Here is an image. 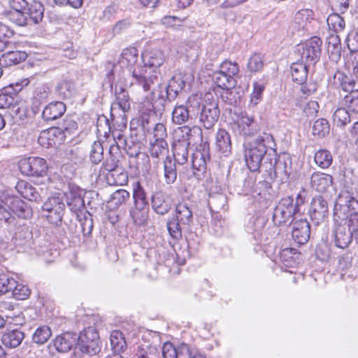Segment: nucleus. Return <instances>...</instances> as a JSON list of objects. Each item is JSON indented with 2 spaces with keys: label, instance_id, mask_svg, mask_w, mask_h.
Masks as SVG:
<instances>
[{
  "label": "nucleus",
  "instance_id": "f257e3e1",
  "mask_svg": "<svg viewBox=\"0 0 358 358\" xmlns=\"http://www.w3.org/2000/svg\"><path fill=\"white\" fill-rule=\"evenodd\" d=\"M276 144L273 136L262 133L253 141L249 143L245 150V158L248 167L251 171H257L262 166L264 155H274L276 153Z\"/></svg>",
  "mask_w": 358,
  "mask_h": 358
},
{
  "label": "nucleus",
  "instance_id": "f03ea898",
  "mask_svg": "<svg viewBox=\"0 0 358 358\" xmlns=\"http://www.w3.org/2000/svg\"><path fill=\"white\" fill-rule=\"evenodd\" d=\"M15 215L19 218L29 219L32 215L31 208L19 197L4 195L0 201V220L3 221L10 227L17 225Z\"/></svg>",
  "mask_w": 358,
  "mask_h": 358
},
{
  "label": "nucleus",
  "instance_id": "7ed1b4c3",
  "mask_svg": "<svg viewBox=\"0 0 358 358\" xmlns=\"http://www.w3.org/2000/svg\"><path fill=\"white\" fill-rule=\"evenodd\" d=\"M99 333L94 327H88L78 336L75 358H90L101 350Z\"/></svg>",
  "mask_w": 358,
  "mask_h": 358
},
{
  "label": "nucleus",
  "instance_id": "20e7f679",
  "mask_svg": "<svg viewBox=\"0 0 358 358\" xmlns=\"http://www.w3.org/2000/svg\"><path fill=\"white\" fill-rule=\"evenodd\" d=\"M201 99L197 95L189 96L186 102V106H176L172 111V121L176 124H182L187 122L189 118L195 115L194 111L201 108Z\"/></svg>",
  "mask_w": 358,
  "mask_h": 358
},
{
  "label": "nucleus",
  "instance_id": "39448f33",
  "mask_svg": "<svg viewBox=\"0 0 358 358\" xmlns=\"http://www.w3.org/2000/svg\"><path fill=\"white\" fill-rule=\"evenodd\" d=\"M322 40L316 36L298 45L297 51L301 55V62L308 65L315 64L320 57Z\"/></svg>",
  "mask_w": 358,
  "mask_h": 358
},
{
  "label": "nucleus",
  "instance_id": "423d86ee",
  "mask_svg": "<svg viewBox=\"0 0 358 358\" xmlns=\"http://www.w3.org/2000/svg\"><path fill=\"white\" fill-rule=\"evenodd\" d=\"M296 213V206H294L292 197L286 196L274 208L272 220L275 225L280 226L289 222Z\"/></svg>",
  "mask_w": 358,
  "mask_h": 358
},
{
  "label": "nucleus",
  "instance_id": "0eeeda50",
  "mask_svg": "<svg viewBox=\"0 0 358 358\" xmlns=\"http://www.w3.org/2000/svg\"><path fill=\"white\" fill-rule=\"evenodd\" d=\"M19 168L22 174L29 177H43L48 171L46 161L36 157L21 159L19 162Z\"/></svg>",
  "mask_w": 358,
  "mask_h": 358
},
{
  "label": "nucleus",
  "instance_id": "6e6552de",
  "mask_svg": "<svg viewBox=\"0 0 358 358\" xmlns=\"http://www.w3.org/2000/svg\"><path fill=\"white\" fill-rule=\"evenodd\" d=\"M47 220L52 224L57 226L62 223V217L65 210L63 199L59 196H52L48 199L42 207Z\"/></svg>",
  "mask_w": 358,
  "mask_h": 358
},
{
  "label": "nucleus",
  "instance_id": "1a4fd4ad",
  "mask_svg": "<svg viewBox=\"0 0 358 358\" xmlns=\"http://www.w3.org/2000/svg\"><path fill=\"white\" fill-rule=\"evenodd\" d=\"M201 110L199 113V120L200 124L206 129H211L217 122L220 111L218 107V103L213 99L211 101L205 100L201 103Z\"/></svg>",
  "mask_w": 358,
  "mask_h": 358
},
{
  "label": "nucleus",
  "instance_id": "9d476101",
  "mask_svg": "<svg viewBox=\"0 0 358 358\" xmlns=\"http://www.w3.org/2000/svg\"><path fill=\"white\" fill-rule=\"evenodd\" d=\"M291 165L290 157L286 153H282L275 159L274 164L271 162L269 163L264 162L262 168H265L266 171L273 170L274 176L279 178L283 182L287 180L290 175Z\"/></svg>",
  "mask_w": 358,
  "mask_h": 358
},
{
  "label": "nucleus",
  "instance_id": "9b49d317",
  "mask_svg": "<svg viewBox=\"0 0 358 358\" xmlns=\"http://www.w3.org/2000/svg\"><path fill=\"white\" fill-rule=\"evenodd\" d=\"M179 130L182 133L183 139L175 142L173 145V152L175 161L179 164H184L188 159V147L189 145L188 137L190 135L192 129L187 126L180 127Z\"/></svg>",
  "mask_w": 358,
  "mask_h": 358
},
{
  "label": "nucleus",
  "instance_id": "f8f14e48",
  "mask_svg": "<svg viewBox=\"0 0 358 358\" xmlns=\"http://www.w3.org/2000/svg\"><path fill=\"white\" fill-rule=\"evenodd\" d=\"M210 157L208 146L205 145L202 149H197L192 155V164L194 175L200 178L206 173L207 163L210 162Z\"/></svg>",
  "mask_w": 358,
  "mask_h": 358
},
{
  "label": "nucleus",
  "instance_id": "ddd939ff",
  "mask_svg": "<svg viewBox=\"0 0 358 358\" xmlns=\"http://www.w3.org/2000/svg\"><path fill=\"white\" fill-rule=\"evenodd\" d=\"M309 214L316 224L322 222L328 217L329 206L326 199L321 196H315L310 203Z\"/></svg>",
  "mask_w": 358,
  "mask_h": 358
},
{
  "label": "nucleus",
  "instance_id": "4468645a",
  "mask_svg": "<svg viewBox=\"0 0 358 358\" xmlns=\"http://www.w3.org/2000/svg\"><path fill=\"white\" fill-rule=\"evenodd\" d=\"M29 83V80L24 79L20 84L17 83L15 87L11 84L5 87L0 94V108H8L15 105L17 102L15 97L17 92H20L23 87L27 86Z\"/></svg>",
  "mask_w": 358,
  "mask_h": 358
},
{
  "label": "nucleus",
  "instance_id": "2eb2a0df",
  "mask_svg": "<svg viewBox=\"0 0 358 358\" xmlns=\"http://www.w3.org/2000/svg\"><path fill=\"white\" fill-rule=\"evenodd\" d=\"M292 236L295 243L303 245L306 243L310 235V224L306 219H299L292 223Z\"/></svg>",
  "mask_w": 358,
  "mask_h": 358
},
{
  "label": "nucleus",
  "instance_id": "dca6fc26",
  "mask_svg": "<svg viewBox=\"0 0 358 358\" xmlns=\"http://www.w3.org/2000/svg\"><path fill=\"white\" fill-rule=\"evenodd\" d=\"M66 137L67 136L60 127H52L43 131L38 138V141L41 145H45V141L47 140L48 147H56L64 143Z\"/></svg>",
  "mask_w": 358,
  "mask_h": 358
},
{
  "label": "nucleus",
  "instance_id": "f3484780",
  "mask_svg": "<svg viewBox=\"0 0 358 358\" xmlns=\"http://www.w3.org/2000/svg\"><path fill=\"white\" fill-rule=\"evenodd\" d=\"M334 178L330 174L315 171L310 176V187L313 190L320 193H325L333 185Z\"/></svg>",
  "mask_w": 358,
  "mask_h": 358
},
{
  "label": "nucleus",
  "instance_id": "a211bd4d",
  "mask_svg": "<svg viewBox=\"0 0 358 358\" xmlns=\"http://www.w3.org/2000/svg\"><path fill=\"white\" fill-rule=\"evenodd\" d=\"M78 336L76 334L71 332H65L57 336L51 344L55 350L60 353L69 352L76 344Z\"/></svg>",
  "mask_w": 358,
  "mask_h": 358
},
{
  "label": "nucleus",
  "instance_id": "6ab92c4d",
  "mask_svg": "<svg viewBox=\"0 0 358 358\" xmlns=\"http://www.w3.org/2000/svg\"><path fill=\"white\" fill-rule=\"evenodd\" d=\"M234 124L238 127L239 133L244 136H252L259 130V127L254 118L246 113H241L234 121Z\"/></svg>",
  "mask_w": 358,
  "mask_h": 358
},
{
  "label": "nucleus",
  "instance_id": "aec40b11",
  "mask_svg": "<svg viewBox=\"0 0 358 358\" xmlns=\"http://www.w3.org/2000/svg\"><path fill=\"white\" fill-rule=\"evenodd\" d=\"M314 20V13L310 9H301L297 11L292 20L290 28L293 31L308 30Z\"/></svg>",
  "mask_w": 358,
  "mask_h": 358
},
{
  "label": "nucleus",
  "instance_id": "412c9836",
  "mask_svg": "<svg viewBox=\"0 0 358 358\" xmlns=\"http://www.w3.org/2000/svg\"><path fill=\"white\" fill-rule=\"evenodd\" d=\"M168 99V90L165 84L157 83L151 93V101L153 108L157 110H162Z\"/></svg>",
  "mask_w": 358,
  "mask_h": 358
},
{
  "label": "nucleus",
  "instance_id": "4be33fe9",
  "mask_svg": "<svg viewBox=\"0 0 358 358\" xmlns=\"http://www.w3.org/2000/svg\"><path fill=\"white\" fill-rule=\"evenodd\" d=\"M187 82V78L181 73L176 74L170 80L169 85H166L168 90V100L173 101L178 96L179 93L185 88Z\"/></svg>",
  "mask_w": 358,
  "mask_h": 358
},
{
  "label": "nucleus",
  "instance_id": "5701e85b",
  "mask_svg": "<svg viewBox=\"0 0 358 358\" xmlns=\"http://www.w3.org/2000/svg\"><path fill=\"white\" fill-rule=\"evenodd\" d=\"M157 83V78H145L140 73H138L135 70L132 73V80L130 83V87L134 88V90L138 92H148L151 88L152 85H155V81Z\"/></svg>",
  "mask_w": 358,
  "mask_h": 358
},
{
  "label": "nucleus",
  "instance_id": "b1692460",
  "mask_svg": "<svg viewBox=\"0 0 358 358\" xmlns=\"http://www.w3.org/2000/svg\"><path fill=\"white\" fill-rule=\"evenodd\" d=\"M55 92L60 98L71 99L76 93V84L72 78L65 77L57 83Z\"/></svg>",
  "mask_w": 358,
  "mask_h": 358
},
{
  "label": "nucleus",
  "instance_id": "393cba45",
  "mask_svg": "<svg viewBox=\"0 0 358 358\" xmlns=\"http://www.w3.org/2000/svg\"><path fill=\"white\" fill-rule=\"evenodd\" d=\"M335 245L340 248L345 249L352 242V231L345 224H338L334 231Z\"/></svg>",
  "mask_w": 358,
  "mask_h": 358
},
{
  "label": "nucleus",
  "instance_id": "a878e982",
  "mask_svg": "<svg viewBox=\"0 0 358 358\" xmlns=\"http://www.w3.org/2000/svg\"><path fill=\"white\" fill-rule=\"evenodd\" d=\"M24 336L20 329H9L2 335L1 342L7 348H15L21 344Z\"/></svg>",
  "mask_w": 358,
  "mask_h": 358
},
{
  "label": "nucleus",
  "instance_id": "bb28decb",
  "mask_svg": "<svg viewBox=\"0 0 358 358\" xmlns=\"http://www.w3.org/2000/svg\"><path fill=\"white\" fill-rule=\"evenodd\" d=\"M153 210L159 215H164L171 208V203L167 196L162 192H155L151 199Z\"/></svg>",
  "mask_w": 358,
  "mask_h": 358
},
{
  "label": "nucleus",
  "instance_id": "cd10ccee",
  "mask_svg": "<svg viewBox=\"0 0 358 358\" xmlns=\"http://www.w3.org/2000/svg\"><path fill=\"white\" fill-rule=\"evenodd\" d=\"M43 13L44 8L42 3L36 0H30L25 9V14H27L30 24L39 23L43 17Z\"/></svg>",
  "mask_w": 358,
  "mask_h": 358
},
{
  "label": "nucleus",
  "instance_id": "c85d7f7f",
  "mask_svg": "<svg viewBox=\"0 0 358 358\" xmlns=\"http://www.w3.org/2000/svg\"><path fill=\"white\" fill-rule=\"evenodd\" d=\"M65 111V104L62 101H55L45 107L42 117L45 121H51L60 117Z\"/></svg>",
  "mask_w": 358,
  "mask_h": 358
},
{
  "label": "nucleus",
  "instance_id": "c756f323",
  "mask_svg": "<svg viewBox=\"0 0 358 358\" xmlns=\"http://www.w3.org/2000/svg\"><path fill=\"white\" fill-rule=\"evenodd\" d=\"M341 43L337 34H330L327 38V50L331 61L337 62L341 58Z\"/></svg>",
  "mask_w": 358,
  "mask_h": 358
},
{
  "label": "nucleus",
  "instance_id": "7c9ffc66",
  "mask_svg": "<svg viewBox=\"0 0 358 358\" xmlns=\"http://www.w3.org/2000/svg\"><path fill=\"white\" fill-rule=\"evenodd\" d=\"M142 57L145 65L150 67H159L165 61L164 52L158 49H152L144 52L142 55Z\"/></svg>",
  "mask_w": 358,
  "mask_h": 358
},
{
  "label": "nucleus",
  "instance_id": "2f4dec72",
  "mask_svg": "<svg viewBox=\"0 0 358 358\" xmlns=\"http://www.w3.org/2000/svg\"><path fill=\"white\" fill-rule=\"evenodd\" d=\"M308 66L302 62H296L291 65V75L293 81L303 84L306 80L308 74Z\"/></svg>",
  "mask_w": 358,
  "mask_h": 358
},
{
  "label": "nucleus",
  "instance_id": "473e14b6",
  "mask_svg": "<svg viewBox=\"0 0 358 358\" xmlns=\"http://www.w3.org/2000/svg\"><path fill=\"white\" fill-rule=\"evenodd\" d=\"M176 219L180 222L183 227H189L193 221L192 211L186 203H180L176 206Z\"/></svg>",
  "mask_w": 358,
  "mask_h": 358
},
{
  "label": "nucleus",
  "instance_id": "72a5a7b5",
  "mask_svg": "<svg viewBox=\"0 0 358 358\" xmlns=\"http://www.w3.org/2000/svg\"><path fill=\"white\" fill-rule=\"evenodd\" d=\"M15 189L22 197L29 201H36L39 198V194L36 188L25 180L18 181Z\"/></svg>",
  "mask_w": 358,
  "mask_h": 358
},
{
  "label": "nucleus",
  "instance_id": "f704fd0d",
  "mask_svg": "<svg viewBox=\"0 0 358 358\" xmlns=\"http://www.w3.org/2000/svg\"><path fill=\"white\" fill-rule=\"evenodd\" d=\"M27 57V55L24 52L9 51L1 56L0 64H1L3 66L15 65L24 61Z\"/></svg>",
  "mask_w": 358,
  "mask_h": 358
},
{
  "label": "nucleus",
  "instance_id": "c9c22d12",
  "mask_svg": "<svg viewBox=\"0 0 358 358\" xmlns=\"http://www.w3.org/2000/svg\"><path fill=\"white\" fill-rule=\"evenodd\" d=\"M336 203L347 206L350 213H358V201L349 192L342 191L337 198Z\"/></svg>",
  "mask_w": 358,
  "mask_h": 358
},
{
  "label": "nucleus",
  "instance_id": "e433bc0d",
  "mask_svg": "<svg viewBox=\"0 0 358 358\" xmlns=\"http://www.w3.org/2000/svg\"><path fill=\"white\" fill-rule=\"evenodd\" d=\"M216 145L224 155L231 152V143L229 134L224 129H220L216 135Z\"/></svg>",
  "mask_w": 358,
  "mask_h": 358
},
{
  "label": "nucleus",
  "instance_id": "4c0bfd02",
  "mask_svg": "<svg viewBox=\"0 0 358 358\" xmlns=\"http://www.w3.org/2000/svg\"><path fill=\"white\" fill-rule=\"evenodd\" d=\"M315 163L322 169H327L332 164L333 156L327 149L317 150L314 155Z\"/></svg>",
  "mask_w": 358,
  "mask_h": 358
},
{
  "label": "nucleus",
  "instance_id": "58836bf2",
  "mask_svg": "<svg viewBox=\"0 0 358 358\" xmlns=\"http://www.w3.org/2000/svg\"><path fill=\"white\" fill-rule=\"evenodd\" d=\"M213 80L217 87L224 90H230L235 87L237 83L236 78H229L219 71L213 73Z\"/></svg>",
  "mask_w": 358,
  "mask_h": 358
},
{
  "label": "nucleus",
  "instance_id": "ea45409f",
  "mask_svg": "<svg viewBox=\"0 0 358 358\" xmlns=\"http://www.w3.org/2000/svg\"><path fill=\"white\" fill-rule=\"evenodd\" d=\"M335 83L345 92H355V81L343 72L337 71L334 75Z\"/></svg>",
  "mask_w": 358,
  "mask_h": 358
},
{
  "label": "nucleus",
  "instance_id": "a19ab883",
  "mask_svg": "<svg viewBox=\"0 0 358 358\" xmlns=\"http://www.w3.org/2000/svg\"><path fill=\"white\" fill-rule=\"evenodd\" d=\"M330 131V124L325 118H320L314 122L312 134L318 138L326 137Z\"/></svg>",
  "mask_w": 358,
  "mask_h": 358
},
{
  "label": "nucleus",
  "instance_id": "79ce46f5",
  "mask_svg": "<svg viewBox=\"0 0 358 358\" xmlns=\"http://www.w3.org/2000/svg\"><path fill=\"white\" fill-rule=\"evenodd\" d=\"M115 92L117 100V103L119 107L124 111H128L130 109V100L128 92L124 88L116 85L115 87Z\"/></svg>",
  "mask_w": 358,
  "mask_h": 358
},
{
  "label": "nucleus",
  "instance_id": "37998d69",
  "mask_svg": "<svg viewBox=\"0 0 358 358\" xmlns=\"http://www.w3.org/2000/svg\"><path fill=\"white\" fill-rule=\"evenodd\" d=\"M150 155L154 158L166 156L169 153V146L166 141H150Z\"/></svg>",
  "mask_w": 358,
  "mask_h": 358
},
{
  "label": "nucleus",
  "instance_id": "c03bdc74",
  "mask_svg": "<svg viewBox=\"0 0 358 358\" xmlns=\"http://www.w3.org/2000/svg\"><path fill=\"white\" fill-rule=\"evenodd\" d=\"M148 207L134 206L130 210V216L136 224L143 225L148 218Z\"/></svg>",
  "mask_w": 358,
  "mask_h": 358
},
{
  "label": "nucleus",
  "instance_id": "a18cd8bd",
  "mask_svg": "<svg viewBox=\"0 0 358 358\" xmlns=\"http://www.w3.org/2000/svg\"><path fill=\"white\" fill-rule=\"evenodd\" d=\"M133 199L134 206L140 207H148V201L147 199L145 191L141 183L138 182L134 185Z\"/></svg>",
  "mask_w": 358,
  "mask_h": 358
},
{
  "label": "nucleus",
  "instance_id": "49530a36",
  "mask_svg": "<svg viewBox=\"0 0 358 358\" xmlns=\"http://www.w3.org/2000/svg\"><path fill=\"white\" fill-rule=\"evenodd\" d=\"M112 349L115 352H122L127 348V343L122 332L113 331L110 336Z\"/></svg>",
  "mask_w": 358,
  "mask_h": 358
},
{
  "label": "nucleus",
  "instance_id": "de8ad7c7",
  "mask_svg": "<svg viewBox=\"0 0 358 358\" xmlns=\"http://www.w3.org/2000/svg\"><path fill=\"white\" fill-rule=\"evenodd\" d=\"M164 177L168 184L173 183L177 178V172L175 162L169 156L164 161Z\"/></svg>",
  "mask_w": 358,
  "mask_h": 358
},
{
  "label": "nucleus",
  "instance_id": "09e8293b",
  "mask_svg": "<svg viewBox=\"0 0 358 358\" xmlns=\"http://www.w3.org/2000/svg\"><path fill=\"white\" fill-rule=\"evenodd\" d=\"M52 336V331L48 326L43 325L38 327L32 335L33 342L38 345L45 343Z\"/></svg>",
  "mask_w": 358,
  "mask_h": 358
},
{
  "label": "nucleus",
  "instance_id": "8fccbe9b",
  "mask_svg": "<svg viewBox=\"0 0 358 358\" xmlns=\"http://www.w3.org/2000/svg\"><path fill=\"white\" fill-rule=\"evenodd\" d=\"M334 124L338 127H343L350 122V115L348 111L343 108H337L332 117Z\"/></svg>",
  "mask_w": 358,
  "mask_h": 358
},
{
  "label": "nucleus",
  "instance_id": "3c124183",
  "mask_svg": "<svg viewBox=\"0 0 358 358\" xmlns=\"http://www.w3.org/2000/svg\"><path fill=\"white\" fill-rule=\"evenodd\" d=\"M327 23L329 29L336 33L343 31L345 27L344 19L337 13L329 15L327 19Z\"/></svg>",
  "mask_w": 358,
  "mask_h": 358
},
{
  "label": "nucleus",
  "instance_id": "603ef678",
  "mask_svg": "<svg viewBox=\"0 0 358 358\" xmlns=\"http://www.w3.org/2000/svg\"><path fill=\"white\" fill-rule=\"evenodd\" d=\"M129 193L125 189H118L113 192L108 203L111 207L118 208L129 198Z\"/></svg>",
  "mask_w": 358,
  "mask_h": 358
},
{
  "label": "nucleus",
  "instance_id": "864d4df0",
  "mask_svg": "<svg viewBox=\"0 0 358 358\" xmlns=\"http://www.w3.org/2000/svg\"><path fill=\"white\" fill-rule=\"evenodd\" d=\"M177 358H205L195 348L186 343H182L178 345Z\"/></svg>",
  "mask_w": 358,
  "mask_h": 358
},
{
  "label": "nucleus",
  "instance_id": "5fc2aeb1",
  "mask_svg": "<svg viewBox=\"0 0 358 358\" xmlns=\"http://www.w3.org/2000/svg\"><path fill=\"white\" fill-rule=\"evenodd\" d=\"M208 204L214 210L219 211L224 209L227 204V198L223 194H216L210 196Z\"/></svg>",
  "mask_w": 358,
  "mask_h": 358
},
{
  "label": "nucleus",
  "instance_id": "6e6d98bb",
  "mask_svg": "<svg viewBox=\"0 0 358 358\" xmlns=\"http://www.w3.org/2000/svg\"><path fill=\"white\" fill-rule=\"evenodd\" d=\"M219 71L228 76L229 78H235V76H237L239 72V66L236 62L226 60L220 65Z\"/></svg>",
  "mask_w": 358,
  "mask_h": 358
},
{
  "label": "nucleus",
  "instance_id": "4d7b16f0",
  "mask_svg": "<svg viewBox=\"0 0 358 358\" xmlns=\"http://www.w3.org/2000/svg\"><path fill=\"white\" fill-rule=\"evenodd\" d=\"M90 160L97 164L103 159V147L100 141H94L90 152Z\"/></svg>",
  "mask_w": 358,
  "mask_h": 358
},
{
  "label": "nucleus",
  "instance_id": "13d9d810",
  "mask_svg": "<svg viewBox=\"0 0 358 358\" xmlns=\"http://www.w3.org/2000/svg\"><path fill=\"white\" fill-rule=\"evenodd\" d=\"M16 285V280L7 274H0V294L11 292Z\"/></svg>",
  "mask_w": 358,
  "mask_h": 358
},
{
  "label": "nucleus",
  "instance_id": "bf43d9fd",
  "mask_svg": "<svg viewBox=\"0 0 358 358\" xmlns=\"http://www.w3.org/2000/svg\"><path fill=\"white\" fill-rule=\"evenodd\" d=\"M183 226L180 224L178 220L173 217L167 222V229L170 236L176 239L179 240L182 237V229Z\"/></svg>",
  "mask_w": 358,
  "mask_h": 358
},
{
  "label": "nucleus",
  "instance_id": "052dcab7",
  "mask_svg": "<svg viewBox=\"0 0 358 358\" xmlns=\"http://www.w3.org/2000/svg\"><path fill=\"white\" fill-rule=\"evenodd\" d=\"M138 59V50L135 48H126L121 55V62L125 65L133 66Z\"/></svg>",
  "mask_w": 358,
  "mask_h": 358
},
{
  "label": "nucleus",
  "instance_id": "680f3d73",
  "mask_svg": "<svg viewBox=\"0 0 358 358\" xmlns=\"http://www.w3.org/2000/svg\"><path fill=\"white\" fill-rule=\"evenodd\" d=\"M344 105L352 113H358V90L351 92L345 96Z\"/></svg>",
  "mask_w": 358,
  "mask_h": 358
},
{
  "label": "nucleus",
  "instance_id": "e2e57ef3",
  "mask_svg": "<svg viewBox=\"0 0 358 358\" xmlns=\"http://www.w3.org/2000/svg\"><path fill=\"white\" fill-rule=\"evenodd\" d=\"M11 295L17 300H25L30 295V289L27 286L19 284L16 281V285L12 289Z\"/></svg>",
  "mask_w": 358,
  "mask_h": 358
},
{
  "label": "nucleus",
  "instance_id": "0e129e2a",
  "mask_svg": "<svg viewBox=\"0 0 358 358\" xmlns=\"http://www.w3.org/2000/svg\"><path fill=\"white\" fill-rule=\"evenodd\" d=\"M264 65V57L260 54H254L249 59L248 69L251 72H257L262 69Z\"/></svg>",
  "mask_w": 358,
  "mask_h": 358
},
{
  "label": "nucleus",
  "instance_id": "69168bd1",
  "mask_svg": "<svg viewBox=\"0 0 358 358\" xmlns=\"http://www.w3.org/2000/svg\"><path fill=\"white\" fill-rule=\"evenodd\" d=\"M264 88L265 87L263 83L259 82L253 83V92L250 97V103L253 106H257L261 101Z\"/></svg>",
  "mask_w": 358,
  "mask_h": 358
},
{
  "label": "nucleus",
  "instance_id": "338daca9",
  "mask_svg": "<svg viewBox=\"0 0 358 358\" xmlns=\"http://www.w3.org/2000/svg\"><path fill=\"white\" fill-rule=\"evenodd\" d=\"M10 20L18 26H26L30 24L29 20L25 10L13 11L10 14Z\"/></svg>",
  "mask_w": 358,
  "mask_h": 358
},
{
  "label": "nucleus",
  "instance_id": "774afa93",
  "mask_svg": "<svg viewBox=\"0 0 358 358\" xmlns=\"http://www.w3.org/2000/svg\"><path fill=\"white\" fill-rule=\"evenodd\" d=\"M178 346L175 347L171 343L166 342L164 343L162 349V353L164 358H177L178 357Z\"/></svg>",
  "mask_w": 358,
  "mask_h": 358
}]
</instances>
